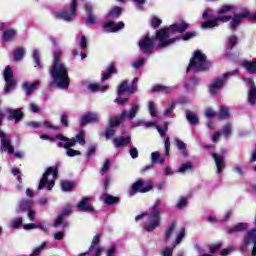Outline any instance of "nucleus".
I'll list each match as a JSON object with an SVG mask.
<instances>
[{"label": "nucleus", "instance_id": "1", "mask_svg": "<svg viewBox=\"0 0 256 256\" xmlns=\"http://www.w3.org/2000/svg\"><path fill=\"white\" fill-rule=\"evenodd\" d=\"M61 57H63V50L56 48L53 51V63L50 68V75L58 89H69V69L61 62Z\"/></svg>", "mask_w": 256, "mask_h": 256}, {"label": "nucleus", "instance_id": "2", "mask_svg": "<svg viewBox=\"0 0 256 256\" xmlns=\"http://www.w3.org/2000/svg\"><path fill=\"white\" fill-rule=\"evenodd\" d=\"M189 29V24L184 20H180L179 22H175L170 27L161 28L156 31V41L158 43V47L163 49L165 47H169V45H173L175 41H179V37L175 36V33H185Z\"/></svg>", "mask_w": 256, "mask_h": 256}, {"label": "nucleus", "instance_id": "3", "mask_svg": "<svg viewBox=\"0 0 256 256\" xmlns=\"http://www.w3.org/2000/svg\"><path fill=\"white\" fill-rule=\"evenodd\" d=\"M243 19H256V14L252 16L247 8L240 7L236 9V13L234 14L233 17L231 16L217 17L202 23L201 27L202 29H213L214 27H217L218 23H228V21H231L230 22L231 31H237V27H239V25L243 23Z\"/></svg>", "mask_w": 256, "mask_h": 256}, {"label": "nucleus", "instance_id": "4", "mask_svg": "<svg viewBox=\"0 0 256 256\" xmlns=\"http://www.w3.org/2000/svg\"><path fill=\"white\" fill-rule=\"evenodd\" d=\"M161 207H163V201L157 199L147 214V219L143 224L144 231L151 233L159 227V223L161 222Z\"/></svg>", "mask_w": 256, "mask_h": 256}, {"label": "nucleus", "instance_id": "5", "mask_svg": "<svg viewBox=\"0 0 256 256\" xmlns=\"http://www.w3.org/2000/svg\"><path fill=\"white\" fill-rule=\"evenodd\" d=\"M211 67V62L208 61L207 56L201 51L197 50L194 52L193 57L186 69L187 73H201V71H207Z\"/></svg>", "mask_w": 256, "mask_h": 256}, {"label": "nucleus", "instance_id": "6", "mask_svg": "<svg viewBox=\"0 0 256 256\" xmlns=\"http://www.w3.org/2000/svg\"><path fill=\"white\" fill-rule=\"evenodd\" d=\"M59 177V169L57 166L48 167L46 172L43 174L39 185L38 190L47 189V191H52L53 187H55V180Z\"/></svg>", "mask_w": 256, "mask_h": 256}, {"label": "nucleus", "instance_id": "7", "mask_svg": "<svg viewBox=\"0 0 256 256\" xmlns=\"http://www.w3.org/2000/svg\"><path fill=\"white\" fill-rule=\"evenodd\" d=\"M54 139H57L58 147H63L66 149V155L67 157H77V155H81V151L72 149L71 147H75V144L77 143V140L75 138H67V136H63V134H58L54 137Z\"/></svg>", "mask_w": 256, "mask_h": 256}, {"label": "nucleus", "instance_id": "8", "mask_svg": "<svg viewBox=\"0 0 256 256\" xmlns=\"http://www.w3.org/2000/svg\"><path fill=\"white\" fill-rule=\"evenodd\" d=\"M0 151L2 153H8V155H13L16 159H23L25 157V153L21 151L15 152V148L11 145V138L5 134L2 130H0Z\"/></svg>", "mask_w": 256, "mask_h": 256}, {"label": "nucleus", "instance_id": "9", "mask_svg": "<svg viewBox=\"0 0 256 256\" xmlns=\"http://www.w3.org/2000/svg\"><path fill=\"white\" fill-rule=\"evenodd\" d=\"M239 70H232L230 72H226L222 77L214 78L209 86V92L211 95H217L223 89L224 85H227V81L229 77H233V75H237Z\"/></svg>", "mask_w": 256, "mask_h": 256}, {"label": "nucleus", "instance_id": "10", "mask_svg": "<svg viewBox=\"0 0 256 256\" xmlns=\"http://www.w3.org/2000/svg\"><path fill=\"white\" fill-rule=\"evenodd\" d=\"M252 245V256H256V229L253 228L250 231H247L243 237L242 244L240 246V251L245 253L248 247Z\"/></svg>", "mask_w": 256, "mask_h": 256}, {"label": "nucleus", "instance_id": "11", "mask_svg": "<svg viewBox=\"0 0 256 256\" xmlns=\"http://www.w3.org/2000/svg\"><path fill=\"white\" fill-rule=\"evenodd\" d=\"M4 81H5V87L3 90L4 95H9L13 89H15L17 83L15 80H13V69H11V66H7L4 70Z\"/></svg>", "mask_w": 256, "mask_h": 256}, {"label": "nucleus", "instance_id": "12", "mask_svg": "<svg viewBox=\"0 0 256 256\" xmlns=\"http://www.w3.org/2000/svg\"><path fill=\"white\" fill-rule=\"evenodd\" d=\"M77 13V0H72L70 4V10H62L55 13L56 19H62L63 21H73Z\"/></svg>", "mask_w": 256, "mask_h": 256}, {"label": "nucleus", "instance_id": "13", "mask_svg": "<svg viewBox=\"0 0 256 256\" xmlns=\"http://www.w3.org/2000/svg\"><path fill=\"white\" fill-rule=\"evenodd\" d=\"M138 47L144 55H149L155 48V40H153L149 34H146L144 37L140 38Z\"/></svg>", "mask_w": 256, "mask_h": 256}, {"label": "nucleus", "instance_id": "14", "mask_svg": "<svg viewBox=\"0 0 256 256\" xmlns=\"http://www.w3.org/2000/svg\"><path fill=\"white\" fill-rule=\"evenodd\" d=\"M101 241V235L97 234L94 236L91 246L89 247L88 251L85 253L80 254L79 256H101V253L103 252V247L102 246H97L99 245Z\"/></svg>", "mask_w": 256, "mask_h": 256}, {"label": "nucleus", "instance_id": "15", "mask_svg": "<svg viewBox=\"0 0 256 256\" xmlns=\"http://www.w3.org/2000/svg\"><path fill=\"white\" fill-rule=\"evenodd\" d=\"M137 83H139V78H134L131 85L127 83V80L122 81V83L118 86L117 93L119 96L124 95V93H128L129 95H133L137 91Z\"/></svg>", "mask_w": 256, "mask_h": 256}, {"label": "nucleus", "instance_id": "16", "mask_svg": "<svg viewBox=\"0 0 256 256\" xmlns=\"http://www.w3.org/2000/svg\"><path fill=\"white\" fill-rule=\"evenodd\" d=\"M72 212H73V209L71 208V206L64 207L61 213L57 216L56 220L54 221L53 227L57 228V227H61V225L64 229L69 227V223L65 221V218L69 217Z\"/></svg>", "mask_w": 256, "mask_h": 256}, {"label": "nucleus", "instance_id": "17", "mask_svg": "<svg viewBox=\"0 0 256 256\" xmlns=\"http://www.w3.org/2000/svg\"><path fill=\"white\" fill-rule=\"evenodd\" d=\"M141 111V104L139 103H132L130 105L129 111L123 110L122 113L118 116V118L122 121H125V119H129L130 121H133L135 117H137V113Z\"/></svg>", "mask_w": 256, "mask_h": 256}, {"label": "nucleus", "instance_id": "18", "mask_svg": "<svg viewBox=\"0 0 256 256\" xmlns=\"http://www.w3.org/2000/svg\"><path fill=\"white\" fill-rule=\"evenodd\" d=\"M245 83H247L249 87L248 91V103L252 107L256 106V87L255 82H253V78H244Z\"/></svg>", "mask_w": 256, "mask_h": 256}, {"label": "nucleus", "instance_id": "19", "mask_svg": "<svg viewBox=\"0 0 256 256\" xmlns=\"http://www.w3.org/2000/svg\"><path fill=\"white\" fill-rule=\"evenodd\" d=\"M101 121V116L94 112H86L80 118V127H85V125H89V123H99Z\"/></svg>", "mask_w": 256, "mask_h": 256}, {"label": "nucleus", "instance_id": "20", "mask_svg": "<svg viewBox=\"0 0 256 256\" xmlns=\"http://www.w3.org/2000/svg\"><path fill=\"white\" fill-rule=\"evenodd\" d=\"M6 113L8 115V121H14V123H20L23 120L24 113L23 108H7Z\"/></svg>", "mask_w": 256, "mask_h": 256}, {"label": "nucleus", "instance_id": "21", "mask_svg": "<svg viewBox=\"0 0 256 256\" xmlns=\"http://www.w3.org/2000/svg\"><path fill=\"white\" fill-rule=\"evenodd\" d=\"M149 191H151V186L145 187L143 184V180H138L132 185L128 192V195L129 197H133L134 195H137V193H147Z\"/></svg>", "mask_w": 256, "mask_h": 256}, {"label": "nucleus", "instance_id": "22", "mask_svg": "<svg viewBox=\"0 0 256 256\" xmlns=\"http://www.w3.org/2000/svg\"><path fill=\"white\" fill-rule=\"evenodd\" d=\"M122 121L116 117L115 119L109 118V126L105 130L106 139H111V137H115V127H119Z\"/></svg>", "mask_w": 256, "mask_h": 256}, {"label": "nucleus", "instance_id": "23", "mask_svg": "<svg viewBox=\"0 0 256 256\" xmlns=\"http://www.w3.org/2000/svg\"><path fill=\"white\" fill-rule=\"evenodd\" d=\"M227 153L226 149L221 150V154L213 153L212 157L215 161L216 167H217V173H223V169H225V155Z\"/></svg>", "mask_w": 256, "mask_h": 256}, {"label": "nucleus", "instance_id": "24", "mask_svg": "<svg viewBox=\"0 0 256 256\" xmlns=\"http://www.w3.org/2000/svg\"><path fill=\"white\" fill-rule=\"evenodd\" d=\"M102 29H105L107 33H117V31H121V29H125V23L123 22L115 23L113 21L105 22L102 25Z\"/></svg>", "mask_w": 256, "mask_h": 256}, {"label": "nucleus", "instance_id": "25", "mask_svg": "<svg viewBox=\"0 0 256 256\" xmlns=\"http://www.w3.org/2000/svg\"><path fill=\"white\" fill-rule=\"evenodd\" d=\"M144 127L149 129V127H156L160 137L165 139L167 131H169V123L165 122L163 126L157 125V122H147L145 121Z\"/></svg>", "mask_w": 256, "mask_h": 256}, {"label": "nucleus", "instance_id": "26", "mask_svg": "<svg viewBox=\"0 0 256 256\" xmlns=\"http://www.w3.org/2000/svg\"><path fill=\"white\" fill-rule=\"evenodd\" d=\"M93 9H94L93 4L89 2L85 4V11L87 15L85 23L87 26L97 24V16L93 14Z\"/></svg>", "mask_w": 256, "mask_h": 256}, {"label": "nucleus", "instance_id": "27", "mask_svg": "<svg viewBox=\"0 0 256 256\" xmlns=\"http://www.w3.org/2000/svg\"><path fill=\"white\" fill-rule=\"evenodd\" d=\"M247 229H249V224L240 222L234 226L228 227L226 230V235H235L236 233L247 231Z\"/></svg>", "mask_w": 256, "mask_h": 256}, {"label": "nucleus", "instance_id": "28", "mask_svg": "<svg viewBox=\"0 0 256 256\" xmlns=\"http://www.w3.org/2000/svg\"><path fill=\"white\" fill-rule=\"evenodd\" d=\"M91 197H84L82 200L77 204L79 211H84L85 213H92L94 211L93 206L89 205L91 203Z\"/></svg>", "mask_w": 256, "mask_h": 256}, {"label": "nucleus", "instance_id": "29", "mask_svg": "<svg viewBox=\"0 0 256 256\" xmlns=\"http://www.w3.org/2000/svg\"><path fill=\"white\" fill-rule=\"evenodd\" d=\"M33 207V201L23 199L18 203V207L16 209L17 215H21V213H27Z\"/></svg>", "mask_w": 256, "mask_h": 256}, {"label": "nucleus", "instance_id": "30", "mask_svg": "<svg viewBox=\"0 0 256 256\" xmlns=\"http://www.w3.org/2000/svg\"><path fill=\"white\" fill-rule=\"evenodd\" d=\"M114 147L119 149V147H127L131 143V136H118L113 139Z\"/></svg>", "mask_w": 256, "mask_h": 256}, {"label": "nucleus", "instance_id": "31", "mask_svg": "<svg viewBox=\"0 0 256 256\" xmlns=\"http://www.w3.org/2000/svg\"><path fill=\"white\" fill-rule=\"evenodd\" d=\"M175 89V86L155 85L151 89V93H163L164 95H170Z\"/></svg>", "mask_w": 256, "mask_h": 256}, {"label": "nucleus", "instance_id": "32", "mask_svg": "<svg viewBox=\"0 0 256 256\" xmlns=\"http://www.w3.org/2000/svg\"><path fill=\"white\" fill-rule=\"evenodd\" d=\"M32 59L35 69H37L38 71L43 69V62H41V53H39V50L37 48L33 49L32 51Z\"/></svg>", "mask_w": 256, "mask_h": 256}, {"label": "nucleus", "instance_id": "33", "mask_svg": "<svg viewBox=\"0 0 256 256\" xmlns=\"http://www.w3.org/2000/svg\"><path fill=\"white\" fill-rule=\"evenodd\" d=\"M117 73V68H115V63H111L108 67L107 70L102 73V81H107V79H110L112 75H115Z\"/></svg>", "mask_w": 256, "mask_h": 256}, {"label": "nucleus", "instance_id": "34", "mask_svg": "<svg viewBox=\"0 0 256 256\" xmlns=\"http://www.w3.org/2000/svg\"><path fill=\"white\" fill-rule=\"evenodd\" d=\"M175 107H177V100L173 99L168 102V106L163 113L164 117H175V114L173 113V111H175Z\"/></svg>", "mask_w": 256, "mask_h": 256}, {"label": "nucleus", "instance_id": "35", "mask_svg": "<svg viewBox=\"0 0 256 256\" xmlns=\"http://www.w3.org/2000/svg\"><path fill=\"white\" fill-rule=\"evenodd\" d=\"M17 36V31L13 29H8L3 32L2 35V41L5 43H9V41H12Z\"/></svg>", "mask_w": 256, "mask_h": 256}, {"label": "nucleus", "instance_id": "36", "mask_svg": "<svg viewBox=\"0 0 256 256\" xmlns=\"http://www.w3.org/2000/svg\"><path fill=\"white\" fill-rule=\"evenodd\" d=\"M101 199L106 205H115L116 203H119V198L109 194H103Z\"/></svg>", "mask_w": 256, "mask_h": 256}, {"label": "nucleus", "instance_id": "37", "mask_svg": "<svg viewBox=\"0 0 256 256\" xmlns=\"http://www.w3.org/2000/svg\"><path fill=\"white\" fill-rule=\"evenodd\" d=\"M243 67L246 68V71L250 74L256 73V58L253 61H244Z\"/></svg>", "mask_w": 256, "mask_h": 256}, {"label": "nucleus", "instance_id": "38", "mask_svg": "<svg viewBox=\"0 0 256 256\" xmlns=\"http://www.w3.org/2000/svg\"><path fill=\"white\" fill-rule=\"evenodd\" d=\"M37 85H39V82H33V83L24 82L22 84V88L24 89L26 95H31V93L35 91V87H37Z\"/></svg>", "mask_w": 256, "mask_h": 256}, {"label": "nucleus", "instance_id": "39", "mask_svg": "<svg viewBox=\"0 0 256 256\" xmlns=\"http://www.w3.org/2000/svg\"><path fill=\"white\" fill-rule=\"evenodd\" d=\"M89 91L95 93L96 91H101V93H105L107 89H109V85H101V84H89L88 85Z\"/></svg>", "mask_w": 256, "mask_h": 256}, {"label": "nucleus", "instance_id": "40", "mask_svg": "<svg viewBox=\"0 0 256 256\" xmlns=\"http://www.w3.org/2000/svg\"><path fill=\"white\" fill-rule=\"evenodd\" d=\"M185 113H186V119L190 123V125H197V123H199V117H197L195 113H193L190 110H186Z\"/></svg>", "mask_w": 256, "mask_h": 256}, {"label": "nucleus", "instance_id": "41", "mask_svg": "<svg viewBox=\"0 0 256 256\" xmlns=\"http://www.w3.org/2000/svg\"><path fill=\"white\" fill-rule=\"evenodd\" d=\"M197 85H199V80H197L195 76L190 77V79L185 82L187 91H193V88L197 87Z\"/></svg>", "mask_w": 256, "mask_h": 256}, {"label": "nucleus", "instance_id": "42", "mask_svg": "<svg viewBox=\"0 0 256 256\" xmlns=\"http://www.w3.org/2000/svg\"><path fill=\"white\" fill-rule=\"evenodd\" d=\"M175 223H171L168 225V227L165 230V235H164V241L167 242L169 239H171V236L175 233Z\"/></svg>", "mask_w": 256, "mask_h": 256}, {"label": "nucleus", "instance_id": "43", "mask_svg": "<svg viewBox=\"0 0 256 256\" xmlns=\"http://www.w3.org/2000/svg\"><path fill=\"white\" fill-rule=\"evenodd\" d=\"M183 239H185V228H181V230L176 236L175 241L172 243V247H177V245H179L183 241Z\"/></svg>", "mask_w": 256, "mask_h": 256}, {"label": "nucleus", "instance_id": "44", "mask_svg": "<svg viewBox=\"0 0 256 256\" xmlns=\"http://www.w3.org/2000/svg\"><path fill=\"white\" fill-rule=\"evenodd\" d=\"M176 145H177V149H179V151H181L182 155L184 157H187L188 153H187V144H185V142L176 139Z\"/></svg>", "mask_w": 256, "mask_h": 256}, {"label": "nucleus", "instance_id": "45", "mask_svg": "<svg viewBox=\"0 0 256 256\" xmlns=\"http://www.w3.org/2000/svg\"><path fill=\"white\" fill-rule=\"evenodd\" d=\"M121 16V7L116 6L110 10V12L106 15V19H109V17H114L117 19V17Z\"/></svg>", "mask_w": 256, "mask_h": 256}, {"label": "nucleus", "instance_id": "46", "mask_svg": "<svg viewBox=\"0 0 256 256\" xmlns=\"http://www.w3.org/2000/svg\"><path fill=\"white\" fill-rule=\"evenodd\" d=\"M25 57V48H18L14 51V61H21Z\"/></svg>", "mask_w": 256, "mask_h": 256}, {"label": "nucleus", "instance_id": "47", "mask_svg": "<svg viewBox=\"0 0 256 256\" xmlns=\"http://www.w3.org/2000/svg\"><path fill=\"white\" fill-rule=\"evenodd\" d=\"M148 111L151 117H157V105H155V102L153 101L148 102Z\"/></svg>", "mask_w": 256, "mask_h": 256}, {"label": "nucleus", "instance_id": "48", "mask_svg": "<svg viewBox=\"0 0 256 256\" xmlns=\"http://www.w3.org/2000/svg\"><path fill=\"white\" fill-rule=\"evenodd\" d=\"M60 123L63 127H69V112H63L61 114Z\"/></svg>", "mask_w": 256, "mask_h": 256}, {"label": "nucleus", "instance_id": "49", "mask_svg": "<svg viewBox=\"0 0 256 256\" xmlns=\"http://www.w3.org/2000/svg\"><path fill=\"white\" fill-rule=\"evenodd\" d=\"M21 225H23V218H14L10 222L11 229H19V227H21Z\"/></svg>", "mask_w": 256, "mask_h": 256}, {"label": "nucleus", "instance_id": "50", "mask_svg": "<svg viewBox=\"0 0 256 256\" xmlns=\"http://www.w3.org/2000/svg\"><path fill=\"white\" fill-rule=\"evenodd\" d=\"M97 151V145L92 144L88 147V150L86 152V159L89 161L93 155H95V152Z\"/></svg>", "mask_w": 256, "mask_h": 256}, {"label": "nucleus", "instance_id": "51", "mask_svg": "<svg viewBox=\"0 0 256 256\" xmlns=\"http://www.w3.org/2000/svg\"><path fill=\"white\" fill-rule=\"evenodd\" d=\"M45 247H47V242H43L40 246L35 248L33 250V252L30 254V256H39V255H41V252L43 251V249H45Z\"/></svg>", "mask_w": 256, "mask_h": 256}, {"label": "nucleus", "instance_id": "52", "mask_svg": "<svg viewBox=\"0 0 256 256\" xmlns=\"http://www.w3.org/2000/svg\"><path fill=\"white\" fill-rule=\"evenodd\" d=\"M237 43H239V38H237L235 35L230 36L227 40V45L230 47V49H233Z\"/></svg>", "mask_w": 256, "mask_h": 256}, {"label": "nucleus", "instance_id": "53", "mask_svg": "<svg viewBox=\"0 0 256 256\" xmlns=\"http://www.w3.org/2000/svg\"><path fill=\"white\" fill-rule=\"evenodd\" d=\"M109 169H111V160L106 159L101 170H100V174L105 175L107 173V171H109Z\"/></svg>", "mask_w": 256, "mask_h": 256}, {"label": "nucleus", "instance_id": "54", "mask_svg": "<svg viewBox=\"0 0 256 256\" xmlns=\"http://www.w3.org/2000/svg\"><path fill=\"white\" fill-rule=\"evenodd\" d=\"M190 169H193V164L191 162H186L179 167L178 173H185V171H190Z\"/></svg>", "mask_w": 256, "mask_h": 256}, {"label": "nucleus", "instance_id": "55", "mask_svg": "<svg viewBox=\"0 0 256 256\" xmlns=\"http://www.w3.org/2000/svg\"><path fill=\"white\" fill-rule=\"evenodd\" d=\"M195 249H196V251L198 252V254H199L200 256H215V255H213V254H208V253H207V251H209V249H207V246H206L205 248H201V246L196 245V246H195Z\"/></svg>", "mask_w": 256, "mask_h": 256}, {"label": "nucleus", "instance_id": "56", "mask_svg": "<svg viewBox=\"0 0 256 256\" xmlns=\"http://www.w3.org/2000/svg\"><path fill=\"white\" fill-rule=\"evenodd\" d=\"M189 201L187 200V198L185 197H181L178 200V203L176 204L177 209L181 210V209H185V207H187Z\"/></svg>", "mask_w": 256, "mask_h": 256}, {"label": "nucleus", "instance_id": "57", "mask_svg": "<svg viewBox=\"0 0 256 256\" xmlns=\"http://www.w3.org/2000/svg\"><path fill=\"white\" fill-rule=\"evenodd\" d=\"M231 129H232V127H231L230 123L223 126L222 133H223L225 139H229V136L231 135Z\"/></svg>", "mask_w": 256, "mask_h": 256}, {"label": "nucleus", "instance_id": "58", "mask_svg": "<svg viewBox=\"0 0 256 256\" xmlns=\"http://www.w3.org/2000/svg\"><path fill=\"white\" fill-rule=\"evenodd\" d=\"M229 117V108L221 107L219 111V119H227Z\"/></svg>", "mask_w": 256, "mask_h": 256}, {"label": "nucleus", "instance_id": "59", "mask_svg": "<svg viewBox=\"0 0 256 256\" xmlns=\"http://www.w3.org/2000/svg\"><path fill=\"white\" fill-rule=\"evenodd\" d=\"M145 65V58L141 57L138 60L134 61L132 63V67L134 69H140V67H143Z\"/></svg>", "mask_w": 256, "mask_h": 256}, {"label": "nucleus", "instance_id": "60", "mask_svg": "<svg viewBox=\"0 0 256 256\" xmlns=\"http://www.w3.org/2000/svg\"><path fill=\"white\" fill-rule=\"evenodd\" d=\"M206 247H207L208 251H210L211 255H213V253H217V251H219L221 249V243L208 245Z\"/></svg>", "mask_w": 256, "mask_h": 256}, {"label": "nucleus", "instance_id": "61", "mask_svg": "<svg viewBox=\"0 0 256 256\" xmlns=\"http://www.w3.org/2000/svg\"><path fill=\"white\" fill-rule=\"evenodd\" d=\"M147 0H133V4L136 7L137 11L143 10V5H145Z\"/></svg>", "mask_w": 256, "mask_h": 256}, {"label": "nucleus", "instance_id": "62", "mask_svg": "<svg viewBox=\"0 0 256 256\" xmlns=\"http://www.w3.org/2000/svg\"><path fill=\"white\" fill-rule=\"evenodd\" d=\"M233 6L231 5H224L220 9H218L217 13L218 15H223V13H229V11H232Z\"/></svg>", "mask_w": 256, "mask_h": 256}, {"label": "nucleus", "instance_id": "63", "mask_svg": "<svg viewBox=\"0 0 256 256\" xmlns=\"http://www.w3.org/2000/svg\"><path fill=\"white\" fill-rule=\"evenodd\" d=\"M62 191H71L73 189V183L69 181H64L61 184Z\"/></svg>", "mask_w": 256, "mask_h": 256}, {"label": "nucleus", "instance_id": "64", "mask_svg": "<svg viewBox=\"0 0 256 256\" xmlns=\"http://www.w3.org/2000/svg\"><path fill=\"white\" fill-rule=\"evenodd\" d=\"M79 46L82 51H87V38L85 37V35L81 36Z\"/></svg>", "mask_w": 256, "mask_h": 256}]
</instances>
